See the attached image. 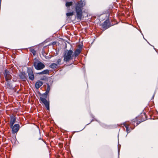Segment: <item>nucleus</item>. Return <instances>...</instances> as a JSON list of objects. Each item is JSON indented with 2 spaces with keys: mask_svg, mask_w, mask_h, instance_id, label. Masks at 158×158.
I'll return each instance as SVG.
<instances>
[{
  "mask_svg": "<svg viewBox=\"0 0 158 158\" xmlns=\"http://www.w3.org/2000/svg\"><path fill=\"white\" fill-rule=\"evenodd\" d=\"M85 5L84 0H81L75 4V10L76 13V17L77 19L81 20L83 17V7Z\"/></svg>",
  "mask_w": 158,
  "mask_h": 158,
  "instance_id": "nucleus-1",
  "label": "nucleus"
},
{
  "mask_svg": "<svg viewBox=\"0 0 158 158\" xmlns=\"http://www.w3.org/2000/svg\"><path fill=\"white\" fill-rule=\"evenodd\" d=\"M73 53V51L71 50L64 52L63 56L64 60L67 62L72 60L74 56Z\"/></svg>",
  "mask_w": 158,
  "mask_h": 158,
  "instance_id": "nucleus-2",
  "label": "nucleus"
},
{
  "mask_svg": "<svg viewBox=\"0 0 158 158\" xmlns=\"http://www.w3.org/2000/svg\"><path fill=\"white\" fill-rule=\"evenodd\" d=\"M47 96L46 94H43L40 95L39 99L40 102L45 105L47 110H49V101L46 99Z\"/></svg>",
  "mask_w": 158,
  "mask_h": 158,
  "instance_id": "nucleus-3",
  "label": "nucleus"
},
{
  "mask_svg": "<svg viewBox=\"0 0 158 158\" xmlns=\"http://www.w3.org/2000/svg\"><path fill=\"white\" fill-rule=\"evenodd\" d=\"M34 66L35 68L37 70L42 69L45 67L44 64L38 60L34 62Z\"/></svg>",
  "mask_w": 158,
  "mask_h": 158,
  "instance_id": "nucleus-4",
  "label": "nucleus"
},
{
  "mask_svg": "<svg viewBox=\"0 0 158 158\" xmlns=\"http://www.w3.org/2000/svg\"><path fill=\"white\" fill-rule=\"evenodd\" d=\"M4 74L5 80L6 81L11 79L12 78L10 73L6 69L5 70V73Z\"/></svg>",
  "mask_w": 158,
  "mask_h": 158,
  "instance_id": "nucleus-5",
  "label": "nucleus"
},
{
  "mask_svg": "<svg viewBox=\"0 0 158 158\" xmlns=\"http://www.w3.org/2000/svg\"><path fill=\"white\" fill-rule=\"evenodd\" d=\"M27 72L30 79L32 81H33L34 79V76L32 70L30 68L28 69Z\"/></svg>",
  "mask_w": 158,
  "mask_h": 158,
  "instance_id": "nucleus-6",
  "label": "nucleus"
},
{
  "mask_svg": "<svg viewBox=\"0 0 158 158\" xmlns=\"http://www.w3.org/2000/svg\"><path fill=\"white\" fill-rule=\"evenodd\" d=\"M11 128H12V133L15 134L18 131L19 129V124H16L12 127H11Z\"/></svg>",
  "mask_w": 158,
  "mask_h": 158,
  "instance_id": "nucleus-7",
  "label": "nucleus"
},
{
  "mask_svg": "<svg viewBox=\"0 0 158 158\" xmlns=\"http://www.w3.org/2000/svg\"><path fill=\"white\" fill-rule=\"evenodd\" d=\"M101 25L103 29H106L110 27L109 21L108 20H106Z\"/></svg>",
  "mask_w": 158,
  "mask_h": 158,
  "instance_id": "nucleus-8",
  "label": "nucleus"
},
{
  "mask_svg": "<svg viewBox=\"0 0 158 158\" xmlns=\"http://www.w3.org/2000/svg\"><path fill=\"white\" fill-rule=\"evenodd\" d=\"M81 51V48L79 47L74 52V56L75 58L77 57L80 54Z\"/></svg>",
  "mask_w": 158,
  "mask_h": 158,
  "instance_id": "nucleus-9",
  "label": "nucleus"
},
{
  "mask_svg": "<svg viewBox=\"0 0 158 158\" xmlns=\"http://www.w3.org/2000/svg\"><path fill=\"white\" fill-rule=\"evenodd\" d=\"M19 77L21 79L24 81H25L27 78L26 74L24 72L21 73H20Z\"/></svg>",
  "mask_w": 158,
  "mask_h": 158,
  "instance_id": "nucleus-10",
  "label": "nucleus"
},
{
  "mask_svg": "<svg viewBox=\"0 0 158 158\" xmlns=\"http://www.w3.org/2000/svg\"><path fill=\"white\" fill-rule=\"evenodd\" d=\"M43 84L42 81H37L35 84V86L36 89H39Z\"/></svg>",
  "mask_w": 158,
  "mask_h": 158,
  "instance_id": "nucleus-11",
  "label": "nucleus"
},
{
  "mask_svg": "<svg viewBox=\"0 0 158 158\" xmlns=\"http://www.w3.org/2000/svg\"><path fill=\"white\" fill-rule=\"evenodd\" d=\"M123 125L126 127L127 132V133H129L131 131L130 129L129 128V125L127 124L126 122H125V123H123Z\"/></svg>",
  "mask_w": 158,
  "mask_h": 158,
  "instance_id": "nucleus-12",
  "label": "nucleus"
},
{
  "mask_svg": "<svg viewBox=\"0 0 158 158\" xmlns=\"http://www.w3.org/2000/svg\"><path fill=\"white\" fill-rule=\"evenodd\" d=\"M16 121V118L13 117L11 118V120L10 121V127H12Z\"/></svg>",
  "mask_w": 158,
  "mask_h": 158,
  "instance_id": "nucleus-13",
  "label": "nucleus"
},
{
  "mask_svg": "<svg viewBox=\"0 0 158 158\" xmlns=\"http://www.w3.org/2000/svg\"><path fill=\"white\" fill-rule=\"evenodd\" d=\"M49 71L48 70H45L43 71L37 73L38 74H48L49 73Z\"/></svg>",
  "mask_w": 158,
  "mask_h": 158,
  "instance_id": "nucleus-14",
  "label": "nucleus"
},
{
  "mask_svg": "<svg viewBox=\"0 0 158 158\" xmlns=\"http://www.w3.org/2000/svg\"><path fill=\"white\" fill-rule=\"evenodd\" d=\"M50 67L52 69H55L57 68V64L56 63H53L50 65Z\"/></svg>",
  "mask_w": 158,
  "mask_h": 158,
  "instance_id": "nucleus-15",
  "label": "nucleus"
},
{
  "mask_svg": "<svg viewBox=\"0 0 158 158\" xmlns=\"http://www.w3.org/2000/svg\"><path fill=\"white\" fill-rule=\"evenodd\" d=\"M50 90V87L49 85H48L47 86V89L46 90V91L45 93L44 94H46V96H47V94L49 93Z\"/></svg>",
  "mask_w": 158,
  "mask_h": 158,
  "instance_id": "nucleus-16",
  "label": "nucleus"
},
{
  "mask_svg": "<svg viewBox=\"0 0 158 158\" xmlns=\"http://www.w3.org/2000/svg\"><path fill=\"white\" fill-rule=\"evenodd\" d=\"M66 7H68L70 6H71L73 5V2H67L66 3Z\"/></svg>",
  "mask_w": 158,
  "mask_h": 158,
  "instance_id": "nucleus-17",
  "label": "nucleus"
},
{
  "mask_svg": "<svg viewBox=\"0 0 158 158\" xmlns=\"http://www.w3.org/2000/svg\"><path fill=\"white\" fill-rule=\"evenodd\" d=\"M30 51L33 54V55L34 56L35 55L36 52L34 49L32 48H30Z\"/></svg>",
  "mask_w": 158,
  "mask_h": 158,
  "instance_id": "nucleus-18",
  "label": "nucleus"
},
{
  "mask_svg": "<svg viewBox=\"0 0 158 158\" xmlns=\"http://www.w3.org/2000/svg\"><path fill=\"white\" fill-rule=\"evenodd\" d=\"M73 13H74L73 12L70 13H66V15L67 16L69 17L73 15Z\"/></svg>",
  "mask_w": 158,
  "mask_h": 158,
  "instance_id": "nucleus-19",
  "label": "nucleus"
},
{
  "mask_svg": "<svg viewBox=\"0 0 158 158\" xmlns=\"http://www.w3.org/2000/svg\"><path fill=\"white\" fill-rule=\"evenodd\" d=\"M137 121V119L136 118H135L134 119H133L131 121V123L133 125H135V122Z\"/></svg>",
  "mask_w": 158,
  "mask_h": 158,
  "instance_id": "nucleus-20",
  "label": "nucleus"
},
{
  "mask_svg": "<svg viewBox=\"0 0 158 158\" xmlns=\"http://www.w3.org/2000/svg\"><path fill=\"white\" fill-rule=\"evenodd\" d=\"M61 60L60 59H59L57 60V63L58 64L60 65L61 64Z\"/></svg>",
  "mask_w": 158,
  "mask_h": 158,
  "instance_id": "nucleus-21",
  "label": "nucleus"
},
{
  "mask_svg": "<svg viewBox=\"0 0 158 158\" xmlns=\"http://www.w3.org/2000/svg\"><path fill=\"white\" fill-rule=\"evenodd\" d=\"M44 51H42V54H43V55L44 56Z\"/></svg>",
  "mask_w": 158,
  "mask_h": 158,
  "instance_id": "nucleus-22",
  "label": "nucleus"
},
{
  "mask_svg": "<svg viewBox=\"0 0 158 158\" xmlns=\"http://www.w3.org/2000/svg\"><path fill=\"white\" fill-rule=\"evenodd\" d=\"M138 125V124L137 123L136 126H137Z\"/></svg>",
  "mask_w": 158,
  "mask_h": 158,
  "instance_id": "nucleus-23",
  "label": "nucleus"
}]
</instances>
